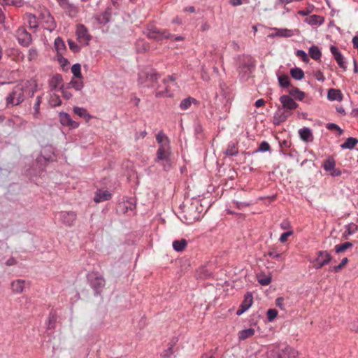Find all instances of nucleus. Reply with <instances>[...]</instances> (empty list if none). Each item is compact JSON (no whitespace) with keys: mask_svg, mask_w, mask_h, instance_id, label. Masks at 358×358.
I'll list each match as a JSON object with an SVG mask.
<instances>
[{"mask_svg":"<svg viewBox=\"0 0 358 358\" xmlns=\"http://www.w3.org/2000/svg\"><path fill=\"white\" fill-rule=\"evenodd\" d=\"M192 103L198 105L199 101L192 96H188L181 101L180 103V108L181 110H187Z\"/></svg>","mask_w":358,"mask_h":358,"instance_id":"nucleus-24","label":"nucleus"},{"mask_svg":"<svg viewBox=\"0 0 358 358\" xmlns=\"http://www.w3.org/2000/svg\"><path fill=\"white\" fill-rule=\"evenodd\" d=\"M293 234V231H287L286 232H284L281 234L280 238H279V241L281 242V243H285L287 241V238L289 236H290L291 235Z\"/></svg>","mask_w":358,"mask_h":358,"instance_id":"nucleus-60","label":"nucleus"},{"mask_svg":"<svg viewBox=\"0 0 358 358\" xmlns=\"http://www.w3.org/2000/svg\"><path fill=\"white\" fill-rule=\"evenodd\" d=\"M300 138L304 142H311L313 140V135L310 129L303 127L299 130Z\"/></svg>","mask_w":358,"mask_h":358,"instance_id":"nucleus-19","label":"nucleus"},{"mask_svg":"<svg viewBox=\"0 0 358 358\" xmlns=\"http://www.w3.org/2000/svg\"><path fill=\"white\" fill-rule=\"evenodd\" d=\"M111 15V8H108L103 13L97 15L96 16V20L99 24L105 25L110 21Z\"/></svg>","mask_w":358,"mask_h":358,"instance_id":"nucleus-16","label":"nucleus"},{"mask_svg":"<svg viewBox=\"0 0 358 358\" xmlns=\"http://www.w3.org/2000/svg\"><path fill=\"white\" fill-rule=\"evenodd\" d=\"M280 101L282 105L278 107L273 115V124L275 125H280L285 122L292 115V110L299 106L290 94L282 95L280 97Z\"/></svg>","mask_w":358,"mask_h":358,"instance_id":"nucleus-1","label":"nucleus"},{"mask_svg":"<svg viewBox=\"0 0 358 358\" xmlns=\"http://www.w3.org/2000/svg\"><path fill=\"white\" fill-rule=\"evenodd\" d=\"M73 110L75 114L78 115L80 117L83 118L86 122H89L91 119L94 118V117L84 108L74 106Z\"/></svg>","mask_w":358,"mask_h":358,"instance_id":"nucleus-18","label":"nucleus"},{"mask_svg":"<svg viewBox=\"0 0 358 358\" xmlns=\"http://www.w3.org/2000/svg\"><path fill=\"white\" fill-rule=\"evenodd\" d=\"M270 150H271V146H270L269 143L266 141H262L259 144V148L252 152V154L257 153L259 152H267V151H270Z\"/></svg>","mask_w":358,"mask_h":358,"instance_id":"nucleus-44","label":"nucleus"},{"mask_svg":"<svg viewBox=\"0 0 358 358\" xmlns=\"http://www.w3.org/2000/svg\"><path fill=\"white\" fill-rule=\"evenodd\" d=\"M67 42H68L69 49L73 53H77L80 51V48L79 47V45L76 42H74L73 40L69 39Z\"/></svg>","mask_w":358,"mask_h":358,"instance_id":"nucleus-51","label":"nucleus"},{"mask_svg":"<svg viewBox=\"0 0 358 358\" xmlns=\"http://www.w3.org/2000/svg\"><path fill=\"white\" fill-rule=\"evenodd\" d=\"M296 55L298 57H300L301 58V59L303 60V62H309V58H308V55L306 54V52L303 50H296Z\"/></svg>","mask_w":358,"mask_h":358,"instance_id":"nucleus-54","label":"nucleus"},{"mask_svg":"<svg viewBox=\"0 0 358 358\" xmlns=\"http://www.w3.org/2000/svg\"><path fill=\"white\" fill-rule=\"evenodd\" d=\"M59 118L62 126L69 127L70 129H76L80 125L78 122L73 120L69 114L66 112H60Z\"/></svg>","mask_w":358,"mask_h":358,"instance_id":"nucleus-11","label":"nucleus"},{"mask_svg":"<svg viewBox=\"0 0 358 358\" xmlns=\"http://www.w3.org/2000/svg\"><path fill=\"white\" fill-rule=\"evenodd\" d=\"M171 155L170 141H168V143H166V145H162L159 146L157 150L155 162L156 163H159V162L170 158Z\"/></svg>","mask_w":358,"mask_h":358,"instance_id":"nucleus-9","label":"nucleus"},{"mask_svg":"<svg viewBox=\"0 0 358 358\" xmlns=\"http://www.w3.org/2000/svg\"><path fill=\"white\" fill-rule=\"evenodd\" d=\"M255 69V60L250 55L238 57V77L241 81L245 82L250 77Z\"/></svg>","mask_w":358,"mask_h":358,"instance_id":"nucleus-2","label":"nucleus"},{"mask_svg":"<svg viewBox=\"0 0 358 358\" xmlns=\"http://www.w3.org/2000/svg\"><path fill=\"white\" fill-rule=\"evenodd\" d=\"M41 102V96H37L36 101V103H34V112H35V115L39 113V106H40Z\"/></svg>","mask_w":358,"mask_h":358,"instance_id":"nucleus-62","label":"nucleus"},{"mask_svg":"<svg viewBox=\"0 0 358 358\" xmlns=\"http://www.w3.org/2000/svg\"><path fill=\"white\" fill-rule=\"evenodd\" d=\"M253 303V297L252 294L251 292H247L244 296V299L242 301L241 304L244 305L247 307L248 310L252 305Z\"/></svg>","mask_w":358,"mask_h":358,"instance_id":"nucleus-41","label":"nucleus"},{"mask_svg":"<svg viewBox=\"0 0 358 358\" xmlns=\"http://www.w3.org/2000/svg\"><path fill=\"white\" fill-rule=\"evenodd\" d=\"M353 246L352 243L351 242H345L340 245H336L335 246V252L336 253H342L345 252L346 250L351 248Z\"/></svg>","mask_w":358,"mask_h":358,"instance_id":"nucleus-38","label":"nucleus"},{"mask_svg":"<svg viewBox=\"0 0 358 358\" xmlns=\"http://www.w3.org/2000/svg\"><path fill=\"white\" fill-rule=\"evenodd\" d=\"M305 22L311 26H320L324 22V18L321 15H312L306 18Z\"/></svg>","mask_w":358,"mask_h":358,"instance_id":"nucleus-22","label":"nucleus"},{"mask_svg":"<svg viewBox=\"0 0 358 358\" xmlns=\"http://www.w3.org/2000/svg\"><path fill=\"white\" fill-rule=\"evenodd\" d=\"M255 334V329L252 328H248L243 329L238 332V338L241 341L247 339Z\"/></svg>","mask_w":358,"mask_h":358,"instance_id":"nucleus-32","label":"nucleus"},{"mask_svg":"<svg viewBox=\"0 0 358 358\" xmlns=\"http://www.w3.org/2000/svg\"><path fill=\"white\" fill-rule=\"evenodd\" d=\"M278 310L275 308H270L267 310V320L268 322H272L278 315Z\"/></svg>","mask_w":358,"mask_h":358,"instance_id":"nucleus-50","label":"nucleus"},{"mask_svg":"<svg viewBox=\"0 0 358 358\" xmlns=\"http://www.w3.org/2000/svg\"><path fill=\"white\" fill-rule=\"evenodd\" d=\"M183 213V222L186 224H192L199 220L200 217L198 207L194 203H191L189 206L185 207Z\"/></svg>","mask_w":358,"mask_h":358,"instance_id":"nucleus-5","label":"nucleus"},{"mask_svg":"<svg viewBox=\"0 0 358 358\" xmlns=\"http://www.w3.org/2000/svg\"><path fill=\"white\" fill-rule=\"evenodd\" d=\"M57 317L55 315L50 314L48 319V329H54Z\"/></svg>","mask_w":358,"mask_h":358,"instance_id":"nucleus-59","label":"nucleus"},{"mask_svg":"<svg viewBox=\"0 0 358 358\" xmlns=\"http://www.w3.org/2000/svg\"><path fill=\"white\" fill-rule=\"evenodd\" d=\"M112 194L108 190L97 189L95 192L94 201L95 203H100L105 201H108L111 199Z\"/></svg>","mask_w":358,"mask_h":358,"instance_id":"nucleus-14","label":"nucleus"},{"mask_svg":"<svg viewBox=\"0 0 358 358\" xmlns=\"http://www.w3.org/2000/svg\"><path fill=\"white\" fill-rule=\"evenodd\" d=\"M234 202L236 204V206L239 209H241L243 207L249 206L252 204L251 201H234Z\"/></svg>","mask_w":358,"mask_h":358,"instance_id":"nucleus-57","label":"nucleus"},{"mask_svg":"<svg viewBox=\"0 0 358 358\" xmlns=\"http://www.w3.org/2000/svg\"><path fill=\"white\" fill-rule=\"evenodd\" d=\"M327 99L331 101H342L343 96L341 91H327Z\"/></svg>","mask_w":358,"mask_h":358,"instance_id":"nucleus-34","label":"nucleus"},{"mask_svg":"<svg viewBox=\"0 0 358 358\" xmlns=\"http://www.w3.org/2000/svg\"><path fill=\"white\" fill-rule=\"evenodd\" d=\"M162 165L163 166V169L165 171H169L172 168V161L171 159V157L162 161Z\"/></svg>","mask_w":358,"mask_h":358,"instance_id":"nucleus-55","label":"nucleus"},{"mask_svg":"<svg viewBox=\"0 0 358 358\" xmlns=\"http://www.w3.org/2000/svg\"><path fill=\"white\" fill-rule=\"evenodd\" d=\"M71 72L73 76L76 78L81 77V66L80 64L77 63L72 66Z\"/></svg>","mask_w":358,"mask_h":358,"instance_id":"nucleus-49","label":"nucleus"},{"mask_svg":"<svg viewBox=\"0 0 358 358\" xmlns=\"http://www.w3.org/2000/svg\"><path fill=\"white\" fill-rule=\"evenodd\" d=\"M258 282L263 286L268 285L272 280L271 275H266L264 273H260L257 275Z\"/></svg>","mask_w":358,"mask_h":358,"instance_id":"nucleus-39","label":"nucleus"},{"mask_svg":"<svg viewBox=\"0 0 358 358\" xmlns=\"http://www.w3.org/2000/svg\"><path fill=\"white\" fill-rule=\"evenodd\" d=\"M25 19L27 21L29 27L30 29H37L38 27V23L37 20V17L35 15L27 13L25 14Z\"/></svg>","mask_w":358,"mask_h":358,"instance_id":"nucleus-27","label":"nucleus"},{"mask_svg":"<svg viewBox=\"0 0 358 358\" xmlns=\"http://www.w3.org/2000/svg\"><path fill=\"white\" fill-rule=\"evenodd\" d=\"M330 51H331V54L333 55L334 58L338 63L339 67L344 69H346V65H345V62L344 61V57H343V55L341 54V52H340V50H338V48L334 45H331L330 47Z\"/></svg>","mask_w":358,"mask_h":358,"instance_id":"nucleus-13","label":"nucleus"},{"mask_svg":"<svg viewBox=\"0 0 358 358\" xmlns=\"http://www.w3.org/2000/svg\"><path fill=\"white\" fill-rule=\"evenodd\" d=\"M76 34L80 43L84 45H87L89 44L92 37L85 26L81 24L77 25Z\"/></svg>","mask_w":358,"mask_h":358,"instance_id":"nucleus-8","label":"nucleus"},{"mask_svg":"<svg viewBox=\"0 0 358 358\" xmlns=\"http://www.w3.org/2000/svg\"><path fill=\"white\" fill-rule=\"evenodd\" d=\"M326 127L330 131H337L339 136L343 134V130L335 123H328Z\"/></svg>","mask_w":358,"mask_h":358,"instance_id":"nucleus-48","label":"nucleus"},{"mask_svg":"<svg viewBox=\"0 0 358 358\" xmlns=\"http://www.w3.org/2000/svg\"><path fill=\"white\" fill-rule=\"evenodd\" d=\"M42 158L44 159L45 162H51V161L53 160V157L52 156L51 153L48 154L47 155H43V152H41V158H40L39 160L41 161Z\"/></svg>","mask_w":358,"mask_h":358,"instance_id":"nucleus-64","label":"nucleus"},{"mask_svg":"<svg viewBox=\"0 0 358 358\" xmlns=\"http://www.w3.org/2000/svg\"><path fill=\"white\" fill-rule=\"evenodd\" d=\"M158 75L152 69H145L138 74V82L143 87H155L154 83L157 80Z\"/></svg>","mask_w":358,"mask_h":358,"instance_id":"nucleus-3","label":"nucleus"},{"mask_svg":"<svg viewBox=\"0 0 358 358\" xmlns=\"http://www.w3.org/2000/svg\"><path fill=\"white\" fill-rule=\"evenodd\" d=\"M60 219L64 224L71 226L76 219V214L73 211L62 212Z\"/></svg>","mask_w":358,"mask_h":358,"instance_id":"nucleus-15","label":"nucleus"},{"mask_svg":"<svg viewBox=\"0 0 358 358\" xmlns=\"http://www.w3.org/2000/svg\"><path fill=\"white\" fill-rule=\"evenodd\" d=\"M16 36L18 43L24 47H28L32 42L31 35L24 27H20L17 29Z\"/></svg>","mask_w":358,"mask_h":358,"instance_id":"nucleus-7","label":"nucleus"},{"mask_svg":"<svg viewBox=\"0 0 358 358\" xmlns=\"http://www.w3.org/2000/svg\"><path fill=\"white\" fill-rule=\"evenodd\" d=\"M15 96L16 91H13L11 94L6 98L7 104H12L13 106L15 105Z\"/></svg>","mask_w":358,"mask_h":358,"instance_id":"nucleus-56","label":"nucleus"},{"mask_svg":"<svg viewBox=\"0 0 358 358\" xmlns=\"http://www.w3.org/2000/svg\"><path fill=\"white\" fill-rule=\"evenodd\" d=\"M280 354L282 358H296L297 356V352L289 346H285L281 348L280 346Z\"/></svg>","mask_w":358,"mask_h":358,"instance_id":"nucleus-20","label":"nucleus"},{"mask_svg":"<svg viewBox=\"0 0 358 358\" xmlns=\"http://www.w3.org/2000/svg\"><path fill=\"white\" fill-rule=\"evenodd\" d=\"M290 92L291 96L294 98V100H299L301 101L304 96V92L303 91H288Z\"/></svg>","mask_w":358,"mask_h":358,"instance_id":"nucleus-53","label":"nucleus"},{"mask_svg":"<svg viewBox=\"0 0 358 358\" xmlns=\"http://www.w3.org/2000/svg\"><path fill=\"white\" fill-rule=\"evenodd\" d=\"M293 35V31L287 29H277L276 36L282 37H291Z\"/></svg>","mask_w":358,"mask_h":358,"instance_id":"nucleus-46","label":"nucleus"},{"mask_svg":"<svg viewBox=\"0 0 358 358\" xmlns=\"http://www.w3.org/2000/svg\"><path fill=\"white\" fill-rule=\"evenodd\" d=\"M358 143V140L354 137L348 138L341 145V148L342 149H353L356 145Z\"/></svg>","mask_w":358,"mask_h":358,"instance_id":"nucleus-30","label":"nucleus"},{"mask_svg":"<svg viewBox=\"0 0 358 358\" xmlns=\"http://www.w3.org/2000/svg\"><path fill=\"white\" fill-rule=\"evenodd\" d=\"M266 358H282L280 354V346H275L266 352Z\"/></svg>","mask_w":358,"mask_h":358,"instance_id":"nucleus-37","label":"nucleus"},{"mask_svg":"<svg viewBox=\"0 0 358 358\" xmlns=\"http://www.w3.org/2000/svg\"><path fill=\"white\" fill-rule=\"evenodd\" d=\"M290 74L295 80H301L304 76V73L301 68L294 67L290 70Z\"/></svg>","mask_w":358,"mask_h":358,"instance_id":"nucleus-36","label":"nucleus"},{"mask_svg":"<svg viewBox=\"0 0 358 358\" xmlns=\"http://www.w3.org/2000/svg\"><path fill=\"white\" fill-rule=\"evenodd\" d=\"M38 52L36 48H31L29 50L28 59L29 61L35 59L37 57Z\"/></svg>","mask_w":358,"mask_h":358,"instance_id":"nucleus-58","label":"nucleus"},{"mask_svg":"<svg viewBox=\"0 0 358 358\" xmlns=\"http://www.w3.org/2000/svg\"><path fill=\"white\" fill-rule=\"evenodd\" d=\"M146 34L149 38H154L157 41H160L164 38H169L173 36L169 33L168 31H166V30L161 31L155 27L148 29Z\"/></svg>","mask_w":358,"mask_h":358,"instance_id":"nucleus-10","label":"nucleus"},{"mask_svg":"<svg viewBox=\"0 0 358 358\" xmlns=\"http://www.w3.org/2000/svg\"><path fill=\"white\" fill-rule=\"evenodd\" d=\"M0 4L4 6H13L15 7H22L24 5L22 0H0Z\"/></svg>","mask_w":358,"mask_h":358,"instance_id":"nucleus-35","label":"nucleus"},{"mask_svg":"<svg viewBox=\"0 0 358 358\" xmlns=\"http://www.w3.org/2000/svg\"><path fill=\"white\" fill-rule=\"evenodd\" d=\"M156 140L157 142L159 144V145H166V143H168V141H169V138L164 136L162 131H159L157 134V135L156 136Z\"/></svg>","mask_w":358,"mask_h":358,"instance_id":"nucleus-45","label":"nucleus"},{"mask_svg":"<svg viewBox=\"0 0 358 358\" xmlns=\"http://www.w3.org/2000/svg\"><path fill=\"white\" fill-rule=\"evenodd\" d=\"M54 47L57 52V55H63L66 49V45L61 37H57L55 38L54 42Z\"/></svg>","mask_w":358,"mask_h":358,"instance_id":"nucleus-23","label":"nucleus"},{"mask_svg":"<svg viewBox=\"0 0 358 358\" xmlns=\"http://www.w3.org/2000/svg\"><path fill=\"white\" fill-rule=\"evenodd\" d=\"M238 153V148L234 143H231L228 145L227 150L224 152V154L228 156L236 155Z\"/></svg>","mask_w":358,"mask_h":358,"instance_id":"nucleus-40","label":"nucleus"},{"mask_svg":"<svg viewBox=\"0 0 358 358\" xmlns=\"http://www.w3.org/2000/svg\"><path fill=\"white\" fill-rule=\"evenodd\" d=\"M278 81L282 87H287L289 85L290 78L287 76H282L278 77Z\"/></svg>","mask_w":358,"mask_h":358,"instance_id":"nucleus-52","label":"nucleus"},{"mask_svg":"<svg viewBox=\"0 0 358 358\" xmlns=\"http://www.w3.org/2000/svg\"><path fill=\"white\" fill-rule=\"evenodd\" d=\"M39 19L44 23V29L50 32L53 31L56 29L57 24L55 19L48 10H44L41 11L39 14Z\"/></svg>","mask_w":358,"mask_h":358,"instance_id":"nucleus-6","label":"nucleus"},{"mask_svg":"<svg viewBox=\"0 0 358 358\" xmlns=\"http://www.w3.org/2000/svg\"><path fill=\"white\" fill-rule=\"evenodd\" d=\"M87 278L91 288L94 290V295L100 296L106 285L105 279L97 273L88 274Z\"/></svg>","mask_w":358,"mask_h":358,"instance_id":"nucleus-4","label":"nucleus"},{"mask_svg":"<svg viewBox=\"0 0 358 358\" xmlns=\"http://www.w3.org/2000/svg\"><path fill=\"white\" fill-rule=\"evenodd\" d=\"M173 248L177 252H182L187 245V241L185 238L176 240L173 242Z\"/></svg>","mask_w":358,"mask_h":358,"instance_id":"nucleus-28","label":"nucleus"},{"mask_svg":"<svg viewBox=\"0 0 358 358\" xmlns=\"http://www.w3.org/2000/svg\"><path fill=\"white\" fill-rule=\"evenodd\" d=\"M15 105H19L24 101L23 91H20L18 94L16 93Z\"/></svg>","mask_w":358,"mask_h":358,"instance_id":"nucleus-63","label":"nucleus"},{"mask_svg":"<svg viewBox=\"0 0 358 358\" xmlns=\"http://www.w3.org/2000/svg\"><path fill=\"white\" fill-rule=\"evenodd\" d=\"M63 4L61 6L65 10L66 13L71 18L77 16L79 8L73 3H70L68 0H62Z\"/></svg>","mask_w":358,"mask_h":358,"instance_id":"nucleus-12","label":"nucleus"},{"mask_svg":"<svg viewBox=\"0 0 358 358\" xmlns=\"http://www.w3.org/2000/svg\"><path fill=\"white\" fill-rule=\"evenodd\" d=\"M336 166V162L332 157H329L324 160L323 168L327 172H331Z\"/></svg>","mask_w":358,"mask_h":358,"instance_id":"nucleus-33","label":"nucleus"},{"mask_svg":"<svg viewBox=\"0 0 358 358\" xmlns=\"http://www.w3.org/2000/svg\"><path fill=\"white\" fill-rule=\"evenodd\" d=\"M49 103L52 107L58 106L61 104V99L59 95L56 94H50Z\"/></svg>","mask_w":358,"mask_h":358,"instance_id":"nucleus-43","label":"nucleus"},{"mask_svg":"<svg viewBox=\"0 0 358 358\" xmlns=\"http://www.w3.org/2000/svg\"><path fill=\"white\" fill-rule=\"evenodd\" d=\"M317 255L315 262H320L324 266L329 264L332 260L331 255L327 251H318Z\"/></svg>","mask_w":358,"mask_h":358,"instance_id":"nucleus-21","label":"nucleus"},{"mask_svg":"<svg viewBox=\"0 0 358 358\" xmlns=\"http://www.w3.org/2000/svg\"><path fill=\"white\" fill-rule=\"evenodd\" d=\"M49 85L50 90H62V77L61 75L57 74L52 76L50 81Z\"/></svg>","mask_w":358,"mask_h":358,"instance_id":"nucleus-17","label":"nucleus"},{"mask_svg":"<svg viewBox=\"0 0 358 358\" xmlns=\"http://www.w3.org/2000/svg\"><path fill=\"white\" fill-rule=\"evenodd\" d=\"M358 231V226L354 223H350L345 226V231L343 234L342 238L347 240L349 236Z\"/></svg>","mask_w":358,"mask_h":358,"instance_id":"nucleus-26","label":"nucleus"},{"mask_svg":"<svg viewBox=\"0 0 358 358\" xmlns=\"http://www.w3.org/2000/svg\"><path fill=\"white\" fill-rule=\"evenodd\" d=\"M25 280H16L11 282V289L15 293H22L24 287Z\"/></svg>","mask_w":358,"mask_h":358,"instance_id":"nucleus-25","label":"nucleus"},{"mask_svg":"<svg viewBox=\"0 0 358 358\" xmlns=\"http://www.w3.org/2000/svg\"><path fill=\"white\" fill-rule=\"evenodd\" d=\"M308 53L310 57L315 60H319L322 56L320 48L316 45H312L309 48Z\"/></svg>","mask_w":358,"mask_h":358,"instance_id":"nucleus-31","label":"nucleus"},{"mask_svg":"<svg viewBox=\"0 0 358 358\" xmlns=\"http://www.w3.org/2000/svg\"><path fill=\"white\" fill-rule=\"evenodd\" d=\"M57 61L59 63V64L64 67L66 66L69 64V61L67 59L64 58L62 55H57Z\"/></svg>","mask_w":358,"mask_h":358,"instance_id":"nucleus-61","label":"nucleus"},{"mask_svg":"<svg viewBox=\"0 0 358 358\" xmlns=\"http://www.w3.org/2000/svg\"><path fill=\"white\" fill-rule=\"evenodd\" d=\"M348 259L347 257H345L341 260V262H340V264L338 265L331 266L329 268V271H333L334 273H338L348 264Z\"/></svg>","mask_w":358,"mask_h":358,"instance_id":"nucleus-42","label":"nucleus"},{"mask_svg":"<svg viewBox=\"0 0 358 358\" xmlns=\"http://www.w3.org/2000/svg\"><path fill=\"white\" fill-rule=\"evenodd\" d=\"M176 77L175 75L169 76L163 80L165 85L164 90L173 87H180L176 83Z\"/></svg>","mask_w":358,"mask_h":358,"instance_id":"nucleus-29","label":"nucleus"},{"mask_svg":"<svg viewBox=\"0 0 358 358\" xmlns=\"http://www.w3.org/2000/svg\"><path fill=\"white\" fill-rule=\"evenodd\" d=\"M177 341H175L174 339H173L170 343H169V347L164 350V352H163V355L162 356L164 357H170L171 355L173 354V348L174 346V345L176 344Z\"/></svg>","mask_w":358,"mask_h":358,"instance_id":"nucleus-47","label":"nucleus"}]
</instances>
